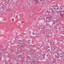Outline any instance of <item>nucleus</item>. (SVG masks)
Masks as SVG:
<instances>
[{"mask_svg":"<svg viewBox=\"0 0 64 64\" xmlns=\"http://www.w3.org/2000/svg\"><path fill=\"white\" fill-rule=\"evenodd\" d=\"M34 2H35V3H34V4H37V3H38V0H34V1L33 2L34 3Z\"/></svg>","mask_w":64,"mask_h":64,"instance_id":"obj_1","label":"nucleus"},{"mask_svg":"<svg viewBox=\"0 0 64 64\" xmlns=\"http://www.w3.org/2000/svg\"><path fill=\"white\" fill-rule=\"evenodd\" d=\"M6 50V48L4 49L3 50H0V53L3 52V51H5Z\"/></svg>","mask_w":64,"mask_h":64,"instance_id":"obj_2","label":"nucleus"},{"mask_svg":"<svg viewBox=\"0 0 64 64\" xmlns=\"http://www.w3.org/2000/svg\"><path fill=\"white\" fill-rule=\"evenodd\" d=\"M28 13H30V14L29 15V17L31 18V17H32V15H31V13H30V12L28 11Z\"/></svg>","mask_w":64,"mask_h":64,"instance_id":"obj_3","label":"nucleus"},{"mask_svg":"<svg viewBox=\"0 0 64 64\" xmlns=\"http://www.w3.org/2000/svg\"><path fill=\"white\" fill-rule=\"evenodd\" d=\"M41 52H42V53H44L43 54V55H44V57H45L44 56H45L46 54H45V53L44 52V51H43V50H42Z\"/></svg>","mask_w":64,"mask_h":64,"instance_id":"obj_4","label":"nucleus"},{"mask_svg":"<svg viewBox=\"0 0 64 64\" xmlns=\"http://www.w3.org/2000/svg\"><path fill=\"white\" fill-rule=\"evenodd\" d=\"M56 54L57 55L59 56H60V54L59 53V52H56Z\"/></svg>","mask_w":64,"mask_h":64,"instance_id":"obj_5","label":"nucleus"},{"mask_svg":"<svg viewBox=\"0 0 64 64\" xmlns=\"http://www.w3.org/2000/svg\"><path fill=\"white\" fill-rule=\"evenodd\" d=\"M46 10V12H47V13H51V12H50V11H49L48 10Z\"/></svg>","mask_w":64,"mask_h":64,"instance_id":"obj_6","label":"nucleus"},{"mask_svg":"<svg viewBox=\"0 0 64 64\" xmlns=\"http://www.w3.org/2000/svg\"><path fill=\"white\" fill-rule=\"evenodd\" d=\"M14 38L15 39V40H18V37L16 36L15 38Z\"/></svg>","mask_w":64,"mask_h":64,"instance_id":"obj_7","label":"nucleus"},{"mask_svg":"<svg viewBox=\"0 0 64 64\" xmlns=\"http://www.w3.org/2000/svg\"><path fill=\"white\" fill-rule=\"evenodd\" d=\"M55 56L56 57V58L57 59H58V58H59V56Z\"/></svg>","mask_w":64,"mask_h":64,"instance_id":"obj_8","label":"nucleus"},{"mask_svg":"<svg viewBox=\"0 0 64 64\" xmlns=\"http://www.w3.org/2000/svg\"><path fill=\"white\" fill-rule=\"evenodd\" d=\"M60 16L61 17H62L64 16V14H60Z\"/></svg>","mask_w":64,"mask_h":64,"instance_id":"obj_9","label":"nucleus"},{"mask_svg":"<svg viewBox=\"0 0 64 64\" xmlns=\"http://www.w3.org/2000/svg\"><path fill=\"white\" fill-rule=\"evenodd\" d=\"M51 49L52 50H55V48H54V46L52 47V48H51Z\"/></svg>","mask_w":64,"mask_h":64,"instance_id":"obj_10","label":"nucleus"},{"mask_svg":"<svg viewBox=\"0 0 64 64\" xmlns=\"http://www.w3.org/2000/svg\"><path fill=\"white\" fill-rule=\"evenodd\" d=\"M50 63H51V64H53V63H54V62L52 61H50Z\"/></svg>","mask_w":64,"mask_h":64,"instance_id":"obj_11","label":"nucleus"},{"mask_svg":"<svg viewBox=\"0 0 64 64\" xmlns=\"http://www.w3.org/2000/svg\"><path fill=\"white\" fill-rule=\"evenodd\" d=\"M32 34L33 35H35V34H36V32H34V31H33Z\"/></svg>","mask_w":64,"mask_h":64,"instance_id":"obj_12","label":"nucleus"},{"mask_svg":"<svg viewBox=\"0 0 64 64\" xmlns=\"http://www.w3.org/2000/svg\"><path fill=\"white\" fill-rule=\"evenodd\" d=\"M11 20L12 22H13L14 21V18H12Z\"/></svg>","mask_w":64,"mask_h":64,"instance_id":"obj_13","label":"nucleus"},{"mask_svg":"<svg viewBox=\"0 0 64 64\" xmlns=\"http://www.w3.org/2000/svg\"><path fill=\"white\" fill-rule=\"evenodd\" d=\"M16 3H17V1H15L13 3V4H16Z\"/></svg>","mask_w":64,"mask_h":64,"instance_id":"obj_14","label":"nucleus"},{"mask_svg":"<svg viewBox=\"0 0 64 64\" xmlns=\"http://www.w3.org/2000/svg\"><path fill=\"white\" fill-rule=\"evenodd\" d=\"M52 13H55V12L54 11V10H52Z\"/></svg>","mask_w":64,"mask_h":64,"instance_id":"obj_15","label":"nucleus"},{"mask_svg":"<svg viewBox=\"0 0 64 64\" xmlns=\"http://www.w3.org/2000/svg\"><path fill=\"white\" fill-rule=\"evenodd\" d=\"M44 0H40V1H41L42 2H43Z\"/></svg>","mask_w":64,"mask_h":64,"instance_id":"obj_16","label":"nucleus"},{"mask_svg":"<svg viewBox=\"0 0 64 64\" xmlns=\"http://www.w3.org/2000/svg\"><path fill=\"white\" fill-rule=\"evenodd\" d=\"M38 27H40V25H38L37 26Z\"/></svg>","mask_w":64,"mask_h":64,"instance_id":"obj_17","label":"nucleus"},{"mask_svg":"<svg viewBox=\"0 0 64 64\" xmlns=\"http://www.w3.org/2000/svg\"><path fill=\"white\" fill-rule=\"evenodd\" d=\"M29 33H31V31H29Z\"/></svg>","mask_w":64,"mask_h":64,"instance_id":"obj_18","label":"nucleus"},{"mask_svg":"<svg viewBox=\"0 0 64 64\" xmlns=\"http://www.w3.org/2000/svg\"><path fill=\"white\" fill-rule=\"evenodd\" d=\"M56 9H57V10H58L59 9V8L58 7L56 8Z\"/></svg>","mask_w":64,"mask_h":64,"instance_id":"obj_19","label":"nucleus"},{"mask_svg":"<svg viewBox=\"0 0 64 64\" xmlns=\"http://www.w3.org/2000/svg\"><path fill=\"white\" fill-rule=\"evenodd\" d=\"M22 46H23L22 45V46H20V48H21V47H22Z\"/></svg>","mask_w":64,"mask_h":64,"instance_id":"obj_20","label":"nucleus"},{"mask_svg":"<svg viewBox=\"0 0 64 64\" xmlns=\"http://www.w3.org/2000/svg\"><path fill=\"white\" fill-rule=\"evenodd\" d=\"M32 10V11H33V10H34V8H32V9L31 10Z\"/></svg>","mask_w":64,"mask_h":64,"instance_id":"obj_21","label":"nucleus"},{"mask_svg":"<svg viewBox=\"0 0 64 64\" xmlns=\"http://www.w3.org/2000/svg\"><path fill=\"white\" fill-rule=\"evenodd\" d=\"M45 27H44V28H43V29L44 30H45Z\"/></svg>","mask_w":64,"mask_h":64,"instance_id":"obj_22","label":"nucleus"},{"mask_svg":"<svg viewBox=\"0 0 64 64\" xmlns=\"http://www.w3.org/2000/svg\"><path fill=\"white\" fill-rule=\"evenodd\" d=\"M48 51H50V49H49L48 50Z\"/></svg>","mask_w":64,"mask_h":64,"instance_id":"obj_23","label":"nucleus"},{"mask_svg":"<svg viewBox=\"0 0 64 64\" xmlns=\"http://www.w3.org/2000/svg\"><path fill=\"white\" fill-rule=\"evenodd\" d=\"M24 22H22V23H24Z\"/></svg>","mask_w":64,"mask_h":64,"instance_id":"obj_24","label":"nucleus"},{"mask_svg":"<svg viewBox=\"0 0 64 64\" xmlns=\"http://www.w3.org/2000/svg\"><path fill=\"white\" fill-rule=\"evenodd\" d=\"M50 34H49L48 35L49 36H50Z\"/></svg>","mask_w":64,"mask_h":64,"instance_id":"obj_25","label":"nucleus"},{"mask_svg":"<svg viewBox=\"0 0 64 64\" xmlns=\"http://www.w3.org/2000/svg\"><path fill=\"white\" fill-rule=\"evenodd\" d=\"M62 12H64V10H63V11H62Z\"/></svg>","mask_w":64,"mask_h":64,"instance_id":"obj_26","label":"nucleus"},{"mask_svg":"<svg viewBox=\"0 0 64 64\" xmlns=\"http://www.w3.org/2000/svg\"><path fill=\"white\" fill-rule=\"evenodd\" d=\"M36 19L34 20V21H36Z\"/></svg>","mask_w":64,"mask_h":64,"instance_id":"obj_27","label":"nucleus"},{"mask_svg":"<svg viewBox=\"0 0 64 64\" xmlns=\"http://www.w3.org/2000/svg\"><path fill=\"white\" fill-rule=\"evenodd\" d=\"M60 56V57H62L61 56Z\"/></svg>","mask_w":64,"mask_h":64,"instance_id":"obj_28","label":"nucleus"},{"mask_svg":"<svg viewBox=\"0 0 64 64\" xmlns=\"http://www.w3.org/2000/svg\"><path fill=\"white\" fill-rule=\"evenodd\" d=\"M58 16H59V14H58Z\"/></svg>","mask_w":64,"mask_h":64,"instance_id":"obj_29","label":"nucleus"},{"mask_svg":"<svg viewBox=\"0 0 64 64\" xmlns=\"http://www.w3.org/2000/svg\"><path fill=\"white\" fill-rule=\"evenodd\" d=\"M7 3V4H8L9 2H8Z\"/></svg>","mask_w":64,"mask_h":64,"instance_id":"obj_30","label":"nucleus"},{"mask_svg":"<svg viewBox=\"0 0 64 64\" xmlns=\"http://www.w3.org/2000/svg\"><path fill=\"white\" fill-rule=\"evenodd\" d=\"M16 16L17 17H18V16L17 15V16Z\"/></svg>","mask_w":64,"mask_h":64,"instance_id":"obj_31","label":"nucleus"},{"mask_svg":"<svg viewBox=\"0 0 64 64\" xmlns=\"http://www.w3.org/2000/svg\"><path fill=\"white\" fill-rule=\"evenodd\" d=\"M8 1H10V0H8Z\"/></svg>","mask_w":64,"mask_h":64,"instance_id":"obj_32","label":"nucleus"},{"mask_svg":"<svg viewBox=\"0 0 64 64\" xmlns=\"http://www.w3.org/2000/svg\"><path fill=\"white\" fill-rule=\"evenodd\" d=\"M40 28H39V29H38V30H40Z\"/></svg>","mask_w":64,"mask_h":64,"instance_id":"obj_33","label":"nucleus"},{"mask_svg":"<svg viewBox=\"0 0 64 64\" xmlns=\"http://www.w3.org/2000/svg\"><path fill=\"white\" fill-rule=\"evenodd\" d=\"M6 56H7V55H6Z\"/></svg>","mask_w":64,"mask_h":64,"instance_id":"obj_34","label":"nucleus"},{"mask_svg":"<svg viewBox=\"0 0 64 64\" xmlns=\"http://www.w3.org/2000/svg\"><path fill=\"white\" fill-rule=\"evenodd\" d=\"M0 10H1V9H0Z\"/></svg>","mask_w":64,"mask_h":64,"instance_id":"obj_35","label":"nucleus"},{"mask_svg":"<svg viewBox=\"0 0 64 64\" xmlns=\"http://www.w3.org/2000/svg\"><path fill=\"white\" fill-rule=\"evenodd\" d=\"M19 45H20V44H19Z\"/></svg>","mask_w":64,"mask_h":64,"instance_id":"obj_36","label":"nucleus"},{"mask_svg":"<svg viewBox=\"0 0 64 64\" xmlns=\"http://www.w3.org/2000/svg\"><path fill=\"white\" fill-rule=\"evenodd\" d=\"M30 0L31 1V0Z\"/></svg>","mask_w":64,"mask_h":64,"instance_id":"obj_37","label":"nucleus"},{"mask_svg":"<svg viewBox=\"0 0 64 64\" xmlns=\"http://www.w3.org/2000/svg\"><path fill=\"white\" fill-rule=\"evenodd\" d=\"M49 47H50L49 46L48 48H49Z\"/></svg>","mask_w":64,"mask_h":64,"instance_id":"obj_38","label":"nucleus"},{"mask_svg":"<svg viewBox=\"0 0 64 64\" xmlns=\"http://www.w3.org/2000/svg\"><path fill=\"white\" fill-rule=\"evenodd\" d=\"M46 56H47V55H46Z\"/></svg>","mask_w":64,"mask_h":64,"instance_id":"obj_39","label":"nucleus"},{"mask_svg":"<svg viewBox=\"0 0 64 64\" xmlns=\"http://www.w3.org/2000/svg\"><path fill=\"white\" fill-rule=\"evenodd\" d=\"M34 37H35V36H34Z\"/></svg>","mask_w":64,"mask_h":64,"instance_id":"obj_40","label":"nucleus"},{"mask_svg":"<svg viewBox=\"0 0 64 64\" xmlns=\"http://www.w3.org/2000/svg\"><path fill=\"white\" fill-rule=\"evenodd\" d=\"M13 1H14V0H13Z\"/></svg>","mask_w":64,"mask_h":64,"instance_id":"obj_41","label":"nucleus"},{"mask_svg":"<svg viewBox=\"0 0 64 64\" xmlns=\"http://www.w3.org/2000/svg\"><path fill=\"white\" fill-rule=\"evenodd\" d=\"M2 9H3V8H2Z\"/></svg>","mask_w":64,"mask_h":64,"instance_id":"obj_42","label":"nucleus"}]
</instances>
